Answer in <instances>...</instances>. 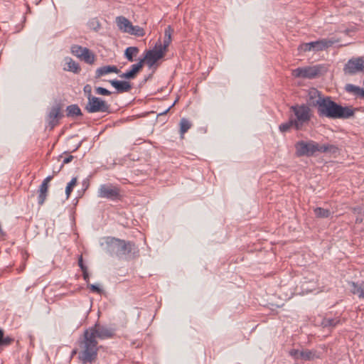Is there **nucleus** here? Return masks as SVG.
Segmentation results:
<instances>
[{"instance_id":"4be33fe9","label":"nucleus","mask_w":364,"mask_h":364,"mask_svg":"<svg viewBox=\"0 0 364 364\" xmlns=\"http://www.w3.org/2000/svg\"><path fill=\"white\" fill-rule=\"evenodd\" d=\"M316 152L336 154L338 152V148L333 144H325L321 145L316 142Z\"/></svg>"},{"instance_id":"37998d69","label":"nucleus","mask_w":364,"mask_h":364,"mask_svg":"<svg viewBox=\"0 0 364 364\" xmlns=\"http://www.w3.org/2000/svg\"><path fill=\"white\" fill-rule=\"evenodd\" d=\"M82 275H83L84 280L86 282H89V279H90V276H89V274H88V272H87V268L85 269L82 270Z\"/></svg>"},{"instance_id":"4c0bfd02","label":"nucleus","mask_w":364,"mask_h":364,"mask_svg":"<svg viewBox=\"0 0 364 364\" xmlns=\"http://www.w3.org/2000/svg\"><path fill=\"white\" fill-rule=\"evenodd\" d=\"M83 91L87 98V101L93 97L92 95V87L90 85H86L83 87Z\"/></svg>"},{"instance_id":"412c9836","label":"nucleus","mask_w":364,"mask_h":364,"mask_svg":"<svg viewBox=\"0 0 364 364\" xmlns=\"http://www.w3.org/2000/svg\"><path fill=\"white\" fill-rule=\"evenodd\" d=\"M350 292L357 294L360 299H364V285L355 282H348Z\"/></svg>"},{"instance_id":"603ef678","label":"nucleus","mask_w":364,"mask_h":364,"mask_svg":"<svg viewBox=\"0 0 364 364\" xmlns=\"http://www.w3.org/2000/svg\"><path fill=\"white\" fill-rule=\"evenodd\" d=\"M358 109H359L358 110H360V109H363V111H364V108H363V107H360V108H358Z\"/></svg>"},{"instance_id":"9b49d317","label":"nucleus","mask_w":364,"mask_h":364,"mask_svg":"<svg viewBox=\"0 0 364 364\" xmlns=\"http://www.w3.org/2000/svg\"><path fill=\"white\" fill-rule=\"evenodd\" d=\"M164 54L159 48L154 47L153 49L146 50L144 57L140 60H143V64L145 63L151 68L164 56Z\"/></svg>"},{"instance_id":"0eeeda50","label":"nucleus","mask_w":364,"mask_h":364,"mask_svg":"<svg viewBox=\"0 0 364 364\" xmlns=\"http://www.w3.org/2000/svg\"><path fill=\"white\" fill-rule=\"evenodd\" d=\"M294 146L295 154L298 157H311L316 154V142L313 140L298 141Z\"/></svg>"},{"instance_id":"6ab92c4d","label":"nucleus","mask_w":364,"mask_h":364,"mask_svg":"<svg viewBox=\"0 0 364 364\" xmlns=\"http://www.w3.org/2000/svg\"><path fill=\"white\" fill-rule=\"evenodd\" d=\"M116 23L118 28L123 33L129 32L130 27L132 26L131 21L126 17L120 16L116 18Z\"/></svg>"},{"instance_id":"a18cd8bd","label":"nucleus","mask_w":364,"mask_h":364,"mask_svg":"<svg viewBox=\"0 0 364 364\" xmlns=\"http://www.w3.org/2000/svg\"><path fill=\"white\" fill-rule=\"evenodd\" d=\"M61 168H60V167H59L58 168H57V169H53V175H55V174L58 173L61 170Z\"/></svg>"},{"instance_id":"473e14b6","label":"nucleus","mask_w":364,"mask_h":364,"mask_svg":"<svg viewBox=\"0 0 364 364\" xmlns=\"http://www.w3.org/2000/svg\"><path fill=\"white\" fill-rule=\"evenodd\" d=\"M316 358L315 351L310 350H303L300 352V358L304 360H311Z\"/></svg>"},{"instance_id":"09e8293b","label":"nucleus","mask_w":364,"mask_h":364,"mask_svg":"<svg viewBox=\"0 0 364 364\" xmlns=\"http://www.w3.org/2000/svg\"><path fill=\"white\" fill-rule=\"evenodd\" d=\"M149 78H150V76H148V77L145 78V80H149Z\"/></svg>"},{"instance_id":"c9c22d12","label":"nucleus","mask_w":364,"mask_h":364,"mask_svg":"<svg viewBox=\"0 0 364 364\" xmlns=\"http://www.w3.org/2000/svg\"><path fill=\"white\" fill-rule=\"evenodd\" d=\"M76 183H77V178L76 177L73 178L71 179V181L68 183L66 188H65V194H66L67 198H68L70 197V195L71 192L73 191V189L74 186L76 185Z\"/></svg>"},{"instance_id":"9d476101","label":"nucleus","mask_w":364,"mask_h":364,"mask_svg":"<svg viewBox=\"0 0 364 364\" xmlns=\"http://www.w3.org/2000/svg\"><path fill=\"white\" fill-rule=\"evenodd\" d=\"M364 70V59L362 57L353 58L346 63L343 71L348 75H355Z\"/></svg>"},{"instance_id":"8fccbe9b","label":"nucleus","mask_w":364,"mask_h":364,"mask_svg":"<svg viewBox=\"0 0 364 364\" xmlns=\"http://www.w3.org/2000/svg\"><path fill=\"white\" fill-rule=\"evenodd\" d=\"M149 78H150V76H148V77L145 78V80H149Z\"/></svg>"},{"instance_id":"c03bdc74","label":"nucleus","mask_w":364,"mask_h":364,"mask_svg":"<svg viewBox=\"0 0 364 364\" xmlns=\"http://www.w3.org/2000/svg\"><path fill=\"white\" fill-rule=\"evenodd\" d=\"M53 175L47 176L46 178H44L42 183L45 185H48L49 182L53 179Z\"/></svg>"},{"instance_id":"423d86ee","label":"nucleus","mask_w":364,"mask_h":364,"mask_svg":"<svg viewBox=\"0 0 364 364\" xmlns=\"http://www.w3.org/2000/svg\"><path fill=\"white\" fill-rule=\"evenodd\" d=\"M316 104L319 117L333 119L337 103L333 101L330 97H325L321 100L316 101Z\"/></svg>"},{"instance_id":"72a5a7b5","label":"nucleus","mask_w":364,"mask_h":364,"mask_svg":"<svg viewBox=\"0 0 364 364\" xmlns=\"http://www.w3.org/2000/svg\"><path fill=\"white\" fill-rule=\"evenodd\" d=\"M291 128L294 129V123L290 117H289V120L287 122L282 123L279 126V129L281 132H287Z\"/></svg>"},{"instance_id":"cd10ccee","label":"nucleus","mask_w":364,"mask_h":364,"mask_svg":"<svg viewBox=\"0 0 364 364\" xmlns=\"http://www.w3.org/2000/svg\"><path fill=\"white\" fill-rule=\"evenodd\" d=\"M66 64L67 68H65V70L73 72L74 73H78L80 71L79 64L74 61L72 58H69Z\"/></svg>"},{"instance_id":"a878e982","label":"nucleus","mask_w":364,"mask_h":364,"mask_svg":"<svg viewBox=\"0 0 364 364\" xmlns=\"http://www.w3.org/2000/svg\"><path fill=\"white\" fill-rule=\"evenodd\" d=\"M139 48L135 46H130L126 48L124 51V56L129 62L134 61V56L139 53Z\"/></svg>"},{"instance_id":"79ce46f5","label":"nucleus","mask_w":364,"mask_h":364,"mask_svg":"<svg viewBox=\"0 0 364 364\" xmlns=\"http://www.w3.org/2000/svg\"><path fill=\"white\" fill-rule=\"evenodd\" d=\"M78 265L81 270L85 269L87 267L84 264L83 259L82 255H80L78 258Z\"/></svg>"},{"instance_id":"58836bf2","label":"nucleus","mask_w":364,"mask_h":364,"mask_svg":"<svg viewBox=\"0 0 364 364\" xmlns=\"http://www.w3.org/2000/svg\"><path fill=\"white\" fill-rule=\"evenodd\" d=\"M300 352L299 350L292 349L289 351V354L291 356L294 358L295 359H298L300 358Z\"/></svg>"},{"instance_id":"1a4fd4ad","label":"nucleus","mask_w":364,"mask_h":364,"mask_svg":"<svg viewBox=\"0 0 364 364\" xmlns=\"http://www.w3.org/2000/svg\"><path fill=\"white\" fill-rule=\"evenodd\" d=\"M97 196L113 201L117 200L121 198L120 189L119 187L111 183L102 184L98 189Z\"/></svg>"},{"instance_id":"f704fd0d","label":"nucleus","mask_w":364,"mask_h":364,"mask_svg":"<svg viewBox=\"0 0 364 364\" xmlns=\"http://www.w3.org/2000/svg\"><path fill=\"white\" fill-rule=\"evenodd\" d=\"M86 48H83L78 45H73L71 46L70 50L71 53L75 55L77 58H81L82 55L84 53V50Z\"/></svg>"},{"instance_id":"aec40b11","label":"nucleus","mask_w":364,"mask_h":364,"mask_svg":"<svg viewBox=\"0 0 364 364\" xmlns=\"http://www.w3.org/2000/svg\"><path fill=\"white\" fill-rule=\"evenodd\" d=\"M119 70L115 65L102 66L96 70L95 77L99 78L101 76L105 75L111 73H119Z\"/></svg>"},{"instance_id":"2eb2a0df","label":"nucleus","mask_w":364,"mask_h":364,"mask_svg":"<svg viewBox=\"0 0 364 364\" xmlns=\"http://www.w3.org/2000/svg\"><path fill=\"white\" fill-rule=\"evenodd\" d=\"M142 68L143 60H139L137 63L132 65L130 70L121 74L119 77L127 80L134 79Z\"/></svg>"},{"instance_id":"f257e3e1","label":"nucleus","mask_w":364,"mask_h":364,"mask_svg":"<svg viewBox=\"0 0 364 364\" xmlns=\"http://www.w3.org/2000/svg\"><path fill=\"white\" fill-rule=\"evenodd\" d=\"M114 328L97 322L84 331L83 339L80 341L79 359L82 364H92L97 358L98 343L97 339L106 340L114 337Z\"/></svg>"},{"instance_id":"f8f14e48","label":"nucleus","mask_w":364,"mask_h":364,"mask_svg":"<svg viewBox=\"0 0 364 364\" xmlns=\"http://www.w3.org/2000/svg\"><path fill=\"white\" fill-rule=\"evenodd\" d=\"M358 109V108L353 109L350 106L343 107L341 105L336 104L333 119H349Z\"/></svg>"},{"instance_id":"6e6552de","label":"nucleus","mask_w":364,"mask_h":364,"mask_svg":"<svg viewBox=\"0 0 364 364\" xmlns=\"http://www.w3.org/2000/svg\"><path fill=\"white\" fill-rule=\"evenodd\" d=\"M88 113H111L110 105L100 97L93 96L87 101L85 107Z\"/></svg>"},{"instance_id":"f3484780","label":"nucleus","mask_w":364,"mask_h":364,"mask_svg":"<svg viewBox=\"0 0 364 364\" xmlns=\"http://www.w3.org/2000/svg\"><path fill=\"white\" fill-rule=\"evenodd\" d=\"M325 97L316 88H311L308 91L307 102L310 106L317 107L316 101L321 100Z\"/></svg>"},{"instance_id":"ddd939ff","label":"nucleus","mask_w":364,"mask_h":364,"mask_svg":"<svg viewBox=\"0 0 364 364\" xmlns=\"http://www.w3.org/2000/svg\"><path fill=\"white\" fill-rule=\"evenodd\" d=\"M60 107L55 105L50 109L47 118L48 127L53 129L58 124V118L61 117Z\"/></svg>"},{"instance_id":"de8ad7c7","label":"nucleus","mask_w":364,"mask_h":364,"mask_svg":"<svg viewBox=\"0 0 364 364\" xmlns=\"http://www.w3.org/2000/svg\"><path fill=\"white\" fill-rule=\"evenodd\" d=\"M169 109H170V107H169V108H168V109H166V110L165 112H163V114L166 113V112L169 110ZM161 114H162V113H161Z\"/></svg>"},{"instance_id":"393cba45","label":"nucleus","mask_w":364,"mask_h":364,"mask_svg":"<svg viewBox=\"0 0 364 364\" xmlns=\"http://www.w3.org/2000/svg\"><path fill=\"white\" fill-rule=\"evenodd\" d=\"M67 117H74L82 116V113L77 105H68L66 107Z\"/></svg>"},{"instance_id":"7c9ffc66","label":"nucleus","mask_w":364,"mask_h":364,"mask_svg":"<svg viewBox=\"0 0 364 364\" xmlns=\"http://www.w3.org/2000/svg\"><path fill=\"white\" fill-rule=\"evenodd\" d=\"M191 122L186 118H182L180 121V133L183 135L191 127Z\"/></svg>"},{"instance_id":"b1692460","label":"nucleus","mask_w":364,"mask_h":364,"mask_svg":"<svg viewBox=\"0 0 364 364\" xmlns=\"http://www.w3.org/2000/svg\"><path fill=\"white\" fill-rule=\"evenodd\" d=\"M48 191V185L41 183L38 189V203L42 205L46 199Z\"/></svg>"},{"instance_id":"4468645a","label":"nucleus","mask_w":364,"mask_h":364,"mask_svg":"<svg viewBox=\"0 0 364 364\" xmlns=\"http://www.w3.org/2000/svg\"><path fill=\"white\" fill-rule=\"evenodd\" d=\"M173 31L171 26H168L164 31V38L163 43H161L160 41H158V42H156L155 44V48H159L165 53L171 42V35Z\"/></svg>"},{"instance_id":"5701e85b","label":"nucleus","mask_w":364,"mask_h":364,"mask_svg":"<svg viewBox=\"0 0 364 364\" xmlns=\"http://www.w3.org/2000/svg\"><path fill=\"white\" fill-rule=\"evenodd\" d=\"M346 92L353 94L356 97L364 99V89L353 84H346L345 86Z\"/></svg>"},{"instance_id":"a211bd4d","label":"nucleus","mask_w":364,"mask_h":364,"mask_svg":"<svg viewBox=\"0 0 364 364\" xmlns=\"http://www.w3.org/2000/svg\"><path fill=\"white\" fill-rule=\"evenodd\" d=\"M345 321V318L341 319L340 317L323 318L321 321V326L323 328H333Z\"/></svg>"},{"instance_id":"bb28decb","label":"nucleus","mask_w":364,"mask_h":364,"mask_svg":"<svg viewBox=\"0 0 364 364\" xmlns=\"http://www.w3.org/2000/svg\"><path fill=\"white\" fill-rule=\"evenodd\" d=\"M80 60L85 61L87 64L92 65L95 62V56L90 50L85 48Z\"/></svg>"},{"instance_id":"2f4dec72","label":"nucleus","mask_w":364,"mask_h":364,"mask_svg":"<svg viewBox=\"0 0 364 364\" xmlns=\"http://www.w3.org/2000/svg\"><path fill=\"white\" fill-rule=\"evenodd\" d=\"M14 338L7 336H4V332L2 329L0 328V346H8L13 341Z\"/></svg>"},{"instance_id":"f03ea898","label":"nucleus","mask_w":364,"mask_h":364,"mask_svg":"<svg viewBox=\"0 0 364 364\" xmlns=\"http://www.w3.org/2000/svg\"><path fill=\"white\" fill-rule=\"evenodd\" d=\"M289 115L294 123V129L296 131L302 130L303 128L308 125L311 121L312 114L310 107L305 104L294 105L290 107Z\"/></svg>"},{"instance_id":"a19ab883","label":"nucleus","mask_w":364,"mask_h":364,"mask_svg":"<svg viewBox=\"0 0 364 364\" xmlns=\"http://www.w3.org/2000/svg\"><path fill=\"white\" fill-rule=\"evenodd\" d=\"M73 159V156H72V155H69L68 156L65 157L63 160L61 165H60V168H63L64 164L71 162Z\"/></svg>"},{"instance_id":"dca6fc26","label":"nucleus","mask_w":364,"mask_h":364,"mask_svg":"<svg viewBox=\"0 0 364 364\" xmlns=\"http://www.w3.org/2000/svg\"><path fill=\"white\" fill-rule=\"evenodd\" d=\"M109 82L116 89L117 93L127 92L132 89V85L128 81L111 80Z\"/></svg>"},{"instance_id":"e433bc0d","label":"nucleus","mask_w":364,"mask_h":364,"mask_svg":"<svg viewBox=\"0 0 364 364\" xmlns=\"http://www.w3.org/2000/svg\"><path fill=\"white\" fill-rule=\"evenodd\" d=\"M95 93L100 95L109 96L112 94V92H110L106 88L102 87H95Z\"/></svg>"},{"instance_id":"7ed1b4c3","label":"nucleus","mask_w":364,"mask_h":364,"mask_svg":"<svg viewBox=\"0 0 364 364\" xmlns=\"http://www.w3.org/2000/svg\"><path fill=\"white\" fill-rule=\"evenodd\" d=\"M107 251L112 255L122 258L130 254L134 244L129 241L115 237L107 238L106 241Z\"/></svg>"},{"instance_id":"3c124183","label":"nucleus","mask_w":364,"mask_h":364,"mask_svg":"<svg viewBox=\"0 0 364 364\" xmlns=\"http://www.w3.org/2000/svg\"><path fill=\"white\" fill-rule=\"evenodd\" d=\"M149 78H150V76H148V77L145 78V80H149Z\"/></svg>"},{"instance_id":"39448f33","label":"nucleus","mask_w":364,"mask_h":364,"mask_svg":"<svg viewBox=\"0 0 364 364\" xmlns=\"http://www.w3.org/2000/svg\"><path fill=\"white\" fill-rule=\"evenodd\" d=\"M324 70L321 65L300 67L292 70V75L297 78L314 79L319 76Z\"/></svg>"},{"instance_id":"ea45409f","label":"nucleus","mask_w":364,"mask_h":364,"mask_svg":"<svg viewBox=\"0 0 364 364\" xmlns=\"http://www.w3.org/2000/svg\"><path fill=\"white\" fill-rule=\"evenodd\" d=\"M88 287L92 291L97 292L99 294L102 292V289L96 284H90Z\"/></svg>"},{"instance_id":"c85d7f7f","label":"nucleus","mask_w":364,"mask_h":364,"mask_svg":"<svg viewBox=\"0 0 364 364\" xmlns=\"http://www.w3.org/2000/svg\"><path fill=\"white\" fill-rule=\"evenodd\" d=\"M314 212L315 215L317 218H329L331 215L330 210L324 209V208H320V207L316 208L314 210Z\"/></svg>"},{"instance_id":"c756f323","label":"nucleus","mask_w":364,"mask_h":364,"mask_svg":"<svg viewBox=\"0 0 364 364\" xmlns=\"http://www.w3.org/2000/svg\"><path fill=\"white\" fill-rule=\"evenodd\" d=\"M128 33L137 37H142L145 35V31L143 28L132 24L129 32H128Z\"/></svg>"},{"instance_id":"20e7f679","label":"nucleus","mask_w":364,"mask_h":364,"mask_svg":"<svg viewBox=\"0 0 364 364\" xmlns=\"http://www.w3.org/2000/svg\"><path fill=\"white\" fill-rule=\"evenodd\" d=\"M335 41L329 38H322L316 41L304 43L299 46L298 50L301 52H318L331 47Z\"/></svg>"},{"instance_id":"49530a36","label":"nucleus","mask_w":364,"mask_h":364,"mask_svg":"<svg viewBox=\"0 0 364 364\" xmlns=\"http://www.w3.org/2000/svg\"><path fill=\"white\" fill-rule=\"evenodd\" d=\"M361 222H362V219H358V218L356 219V223H361Z\"/></svg>"}]
</instances>
